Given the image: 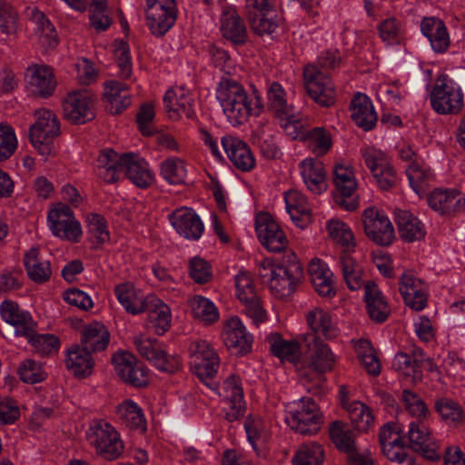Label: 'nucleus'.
<instances>
[{
  "mask_svg": "<svg viewBox=\"0 0 465 465\" xmlns=\"http://www.w3.org/2000/svg\"><path fill=\"white\" fill-rule=\"evenodd\" d=\"M300 167L303 182L310 191L319 194L326 190V172L322 162L309 158L303 160Z\"/></svg>",
  "mask_w": 465,
  "mask_h": 465,
  "instance_id": "f704fd0d",
  "label": "nucleus"
},
{
  "mask_svg": "<svg viewBox=\"0 0 465 465\" xmlns=\"http://www.w3.org/2000/svg\"><path fill=\"white\" fill-rule=\"evenodd\" d=\"M301 339L303 349L311 354L309 370L301 372L300 377L304 381L320 384L324 381L323 374L333 369L336 357L330 347L315 334H302Z\"/></svg>",
  "mask_w": 465,
  "mask_h": 465,
  "instance_id": "20e7f679",
  "label": "nucleus"
},
{
  "mask_svg": "<svg viewBox=\"0 0 465 465\" xmlns=\"http://www.w3.org/2000/svg\"><path fill=\"white\" fill-rule=\"evenodd\" d=\"M255 230L261 243L271 252L283 251L287 239L278 223L268 213H260L256 217Z\"/></svg>",
  "mask_w": 465,
  "mask_h": 465,
  "instance_id": "2eb2a0df",
  "label": "nucleus"
},
{
  "mask_svg": "<svg viewBox=\"0 0 465 465\" xmlns=\"http://www.w3.org/2000/svg\"><path fill=\"white\" fill-rule=\"evenodd\" d=\"M163 104L168 117L173 120L182 116L194 119L196 116L194 99L182 86L169 89L164 94Z\"/></svg>",
  "mask_w": 465,
  "mask_h": 465,
  "instance_id": "f3484780",
  "label": "nucleus"
},
{
  "mask_svg": "<svg viewBox=\"0 0 465 465\" xmlns=\"http://www.w3.org/2000/svg\"><path fill=\"white\" fill-rule=\"evenodd\" d=\"M432 108L440 114H459L463 107V94L447 76H440L430 94Z\"/></svg>",
  "mask_w": 465,
  "mask_h": 465,
  "instance_id": "423d86ee",
  "label": "nucleus"
},
{
  "mask_svg": "<svg viewBox=\"0 0 465 465\" xmlns=\"http://www.w3.org/2000/svg\"><path fill=\"white\" fill-rule=\"evenodd\" d=\"M340 267L347 287L351 291L361 289L363 284V269L350 253L342 251L340 257Z\"/></svg>",
  "mask_w": 465,
  "mask_h": 465,
  "instance_id": "ea45409f",
  "label": "nucleus"
},
{
  "mask_svg": "<svg viewBox=\"0 0 465 465\" xmlns=\"http://www.w3.org/2000/svg\"><path fill=\"white\" fill-rule=\"evenodd\" d=\"M20 379L26 383L34 384L44 381L46 373L38 362L33 360H25L19 366Z\"/></svg>",
  "mask_w": 465,
  "mask_h": 465,
  "instance_id": "0e129e2a",
  "label": "nucleus"
},
{
  "mask_svg": "<svg viewBox=\"0 0 465 465\" xmlns=\"http://www.w3.org/2000/svg\"><path fill=\"white\" fill-rule=\"evenodd\" d=\"M169 220L177 232L189 240H198L203 232V223L191 209H177L169 215Z\"/></svg>",
  "mask_w": 465,
  "mask_h": 465,
  "instance_id": "412c9836",
  "label": "nucleus"
},
{
  "mask_svg": "<svg viewBox=\"0 0 465 465\" xmlns=\"http://www.w3.org/2000/svg\"><path fill=\"white\" fill-rule=\"evenodd\" d=\"M279 119L282 121L281 125L287 135L294 140L305 141L310 129L303 123L300 114H296L292 110Z\"/></svg>",
  "mask_w": 465,
  "mask_h": 465,
  "instance_id": "5fc2aeb1",
  "label": "nucleus"
},
{
  "mask_svg": "<svg viewBox=\"0 0 465 465\" xmlns=\"http://www.w3.org/2000/svg\"><path fill=\"white\" fill-rule=\"evenodd\" d=\"M268 109L277 117L284 116L293 110L287 103L285 92L282 85L273 82L268 89Z\"/></svg>",
  "mask_w": 465,
  "mask_h": 465,
  "instance_id": "09e8293b",
  "label": "nucleus"
},
{
  "mask_svg": "<svg viewBox=\"0 0 465 465\" xmlns=\"http://www.w3.org/2000/svg\"><path fill=\"white\" fill-rule=\"evenodd\" d=\"M193 317L204 324H212L219 320V312L209 299L196 295L189 301Z\"/></svg>",
  "mask_w": 465,
  "mask_h": 465,
  "instance_id": "49530a36",
  "label": "nucleus"
},
{
  "mask_svg": "<svg viewBox=\"0 0 465 465\" xmlns=\"http://www.w3.org/2000/svg\"><path fill=\"white\" fill-rule=\"evenodd\" d=\"M104 102L106 110L112 114H120L131 104V96L127 86L117 81L105 84Z\"/></svg>",
  "mask_w": 465,
  "mask_h": 465,
  "instance_id": "2f4dec72",
  "label": "nucleus"
},
{
  "mask_svg": "<svg viewBox=\"0 0 465 465\" xmlns=\"http://www.w3.org/2000/svg\"><path fill=\"white\" fill-rule=\"evenodd\" d=\"M117 415L130 430H146V421L142 409L133 401H124L117 408Z\"/></svg>",
  "mask_w": 465,
  "mask_h": 465,
  "instance_id": "a18cd8bd",
  "label": "nucleus"
},
{
  "mask_svg": "<svg viewBox=\"0 0 465 465\" xmlns=\"http://www.w3.org/2000/svg\"><path fill=\"white\" fill-rule=\"evenodd\" d=\"M273 11L264 14L251 15L249 23L252 30L259 35H270L277 28V23L273 20Z\"/></svg>",
  "mask_w": 465,
  "mask_h": 465,
  "instance_id": "69168bd1",
  "label": "nucleus"
},
{
  "mask_svg": "<svg viewBox=\"0 0 465 465\" xmlns=\"http://www.w3.org/2000/svg\"><path fill=\"white\" fill-rule=\"evenodd\" d=\"M301 279H293L292 274L276 276L272 280L270 289L277 298H285L294 292L297 283Z\"/></svg>",
  "mask_w": 465,
  "mask_h": 465,
  "instance_id": "e2e57ef3",
  "label": "nucleus"
},
{
  "mask_svg": "<svg viewBox=\"0 0 465 465\" xmlns=\"http://www.w3.org/2000/svg\"><path fill=\"white\" fill-rule=\"evenodd\" d=\"M134 342L141 356L153 361L160 371L173 373L180 368L179 359L163 351L157 340L139 336Z\"/></svg>",
  "mask_w": 465,
  "mask_h": 465,
  "instance_id": "ddd939ff",
  "label": "nucleus"
},
{
  "mask_svg": "<svg viewBox=\"0 0 465 465\" xmlns=\"http://www.w3.org/2000/svg\"><path fill=\"white\" fill-rule=\"evenodd\" d=\"M221 31L223 37L234 45H242L246 42L247 32L242 19L235 11L223 13L221 19Z\"/></svg>",
  "mask_w": 465,
  "mask_h": 465,
  "instance_id": "4c0bfd02",
  "label": "nucleus"
},
{
  "mask_svg": "<svg viewBox=\"0 0 465 465\" xmlns=\"http://www.w3.org/2000/svg\"><path fill=\"white\" fill-rule=\"evenodd\" d=\"M400 292L404 302L415 311H421L427 305V293L420 280L405 272L400 278Z\"/></svg>",
  "mask_w": 465,
  "mask_h": 465,
  "instance_id": "393cba45",
  "label": "nucleus"
},
{
  "mask_svg": "<svg viewBox=\"0 0 465 465\" xmlns=\"http://www.w3.org/2000/svg\"><path fill=\"white\" fill-rule=\"evenodd\" d=\"M48 223L54 235L72 242H78L82 235L80 223L75 219L73 210L59 203L48 213Z\"/></svg>",
  "mask_w": 465,
  "mask_h": 465,
  "instance_id": "9d476101",
  "label": "nucleus"
},
{
  "mask_svg": "<svg viewBox=\"0 0 465 465\" xmlns=\"http://www.w3.org/2000/svg\"><path fill=\"white\" fill-rule=\"evenodd\" d=\"M223 396L228 408H225V419L232 422L244 414L243 393L235 376L227 378L222 387Z\"/></svg>",
  "mask_w": 465,
  "mask_h": 465,
  "instance_id": "5701e85b",
  "label": "nucleus"
},
{
  "mask_svg": "<svg viewBox=\"0 0 465 465\" xmlns=\"http://www.w3.org/2000/svg\"><path fill=\"white\" fill-rule=\"evenodd\" d=\"M351 423L360 431H366L374 422L370 408L360 401H354L347 407Z\"/></svg>",
  "mask_w": 465,
  "mask_h": 465,
  "instance_id": "603ef678",
  "label": "nucleus"
},
{
  "mask_svg": "<svg viewBox=\"0 0 465 465\" xmlns=\"http://www.w3.org/2000/svg\"><path fill=\"white\" fill-rule=\"evenodd\" d=\"M64 117L71 124H83L95 117L94 97L87 90L69 93L63 101Z\"/></svg>",
  "mask_w": 465,
  "mask_h": 465,
  "instance_id": "9b49d317",
  "label": "nucleus"
},
{
  "mask_svg": "<svg viewBox=\"0 0 465 465\" xmlns=\"http://www.w3.org/2000/svg\"><path fill=\"white\" fill-rule=\"evenodd\" d=\"M86 438L96 452L107 460H115L123 453L124 445L117 431L104 420L93 421Z\"/></svg>",
  "mask_w": 465,
  "mask_h": 465,
  "instance_id": "39448f33",
  "label": "nucleus"
},
{
  "mask_svg": "<svg viewBox=\"0 0 465 465\" xmlns=\"http://www.w3.org/2000/svg\"><path fill=\"white\" fill-rule=\"evenodd\" d=\"M92 13L90 22L92 26L97 31H104L109 28L112 19L104 14L106 9V0H92L90 3Z\"/></svg>",
  "mask_w": 465,
  "mask_h": 465,
  "instance_id": "338daca9",
  "label": "nucleus"
},
{
  "mask_svg": "<svg viewBox=\"0 0 465 465\" xmlns=\"http://www.w3.org/2000/svg\"><path fill=\"white\" fill-rule=\"evenodd\" d=\"M0 315L5 322L15 327L17 336L27 338L35 331L36 322L29 312L21 310L15 302H3L0 305Z\"/></svg>",
  "mask_w": 465,
  "mask_h": 465,
  "instance_id": "6ab92c4d",
  "label": "nucleus"
},
{
  "mask_svg": "<svg viewBox=\"0 0 465 465\" xmlns=\"http://www.w3.org/2000/svg\"><path fill=\"white\" fill-rule=\"evenodd\" d=\"M114 294L126 312L132 314L142 313L149 310V302H153L154 300L153 298H144L131 282L117 284L114 287Z\"/></svg>",
  "mask_w": 465,
  "mask_h": 465,
  "instance_id": "bb28decb",
  "label": "nucleus"
},
{
  "mask_svg": "<svg viewBox=\"0 0 465 465\" xmlns=\"http://www.w3.org/2000/svg\"><path fill=\"white\" fill-rule=\"evenodd\" d=\"M285 420L292 430L302 435L317 433L323 422L318 405L311 398L303 399L295 411H290Z\"/></svg>",
  "mask_w": 465,
  "mask_h": 465,
  "instance_id": "6e6552de",
  "label": "nucleus"
},
{
  "mask_svg": "<svg viewBox=\"0 0 465 465\" xmlns=\"http://www.w3.org/2000/svg\"><path fill=\"white\" fill-rule=\"evenodd\" d=\"M163 179L172 184H181L185 182L186 170L184 163L178 158H169L161 166Z\"/></svg>",
  "mask_w": 465,
  "mask_h": 465,
  "instance_id": "13d9d810",
  "label": "nucleus"
},
{
  "mask_svg": "<svg viewBox=\"0 0 465 465\" xmlns=\"http://www.w3.org/2000/svg\"><path fill=\"white\" fill-rule=\"evenodd\" d=\"M324 460V451L322 447L311 442L303 444L297 450L292 459L293 465H322Z\"/></svg>",
  "mask_w": 465,
  "mask_h": 465,
  "instance_id": "3c124183",
  "label": "nucleus"
},
{
  "mask_svg": "<svg viewBox=\"0 0 465 465\" xmlns=\"http://www.w3.org/2000/svg\"><path fill=\"white\" fill-rule=\"evenodd\" d=\"M268 341L273 355L292 363L298 362L303 348L301 335L295 341H285L279 333H272L268 337Z\"/></svg>",
  "mask_w": 465,
  "mask_h": 465,
  "instance_id": "e433bc0d",
  "label": "nucleus"
},
{
  "mask_svg": "<svg viewBox=\"0 0 465 465\" xmlns=\"http://www.w3.org/2000/svg\"><path fill=\"white\" fill-rule=\"evenodd\" d=\"M306 91L310 97L323 107H331L336 102V90L331 79L315 64H308L303 70Z\"/></svg>",
  "mask_w": 465,
  "mask_h": 465,
  "instance_id": "0eeeda50",
  "label": "nucleus"
},
{
  "mask_svg": "<svg viewBox=\"0 0 465 465\" xmlns=\"http://www.w3.org/2000/svg\"><path fill=\"white\" fill-rule=\"evenodd\" d=\"M286 209L292 221L299 226L300 223H308L311 219V211L306 198L298 191H289L284 196Z\"/></svg>",
  "mask_w": 465,
  "mask_h": 465,
  "instance_id": "37998d69",
  "label": "nucleus"
},
{
  "mask_svg": "<svg viewBox=\"0 0 465 465\" xmlns=\"http://www.w3.org/2000/svg\"><path fill=\"white\" fill-rule=\"evenodd\" d=\"M364 301L371 321L381 323L388 319L391 307L375 282H368L364 285Z\"/></svg>",
  "mask_w": 465,
  "mask_h": 465,
  "instance_id": "a878e982",
  "label": "nucleus"
},
{
  "mask_svg": "<svg viewBox=\"0 0 465 465\" xmlns=\"http://www.w3.org/2000/svg\"><path fill=\"white\" fill-rule=\"evenodd\" d=\"M333 182L339 195L335 196V202L347 211H353L357 203L351 196L357 188L356 180L352 169L349 166L336 165L333 170Z\"/></svg>",
  "mask_w": 465,
  "mask_h": 465,
  "instance_id": "a211bd4d",
  "label": "nucleus"
},
{
  "mask_svg": "<svg viewBox=\"0 0 465 465\" xmlns=\"http://www.w3.org/2000/svg\"><path fill=\"white\" fill-rule=\"evenodd\" d=\"M305 141L309 142V146L316 156L326 154L332 145L330 133L322 127L310 129Z\"/></svg>",
  "mask_w": 465,
  "mask_h": 465,
  "instance_id": "864d4df0",
  "label": "nucleus"
},
{
  "mask_svg": "<svg viewBox=\"0 0 465 465\" xmlns=\"http://www.w3.org/2000/svg\"><path fill=\"white\" fill-rule=\"evenodd\" d=\"M222 145L232 163L239 170L247 172L255 166V159L250 147L243 141L227 135L222 138Z\"/></svg>",
  "mask_w": 465,
  "mask_h": 465,
  "instance_id": "4be33fe9",
  "label": "nucleus"
},
{
  "mask_svg": "<svg viewBox=\"0 0 465 465\" xmlns=\"http://www.w3.org/2000/svg\"><path fill=\"white\" fill-rule=\"evenodd\" d=\"M406 173L412 189L417 193H423L425 186L430 179V173L424 170L418 163H410L407 167Z\"/></svg>",
  "mask_w": 465,
  "mask_h": 465,
  "instance_id": "774afa93",
  "label": "nucleus"
},
{
  "mask_svg": "<svg viewBox=\"0 0 465 465\" xmlns=\"http://www.w3.org/2000/svg\"><path fill=\"white\" fill-rule=\"evenodd\" d=\"M351 119L357 126L364 131L371 130L377 123V114L370 98L358 93L351 102Z\"/></svg>",
  "mask_w": 465,
  "mask_h": 465,
  "instance_id": "cd10ccee",
  "label": "nucleus"
},
{
  "mask_svg": "<svg viewBox=\"0 0 465 465\" xmlns=\"http://www.w3.org/2000/svg\"><path fill=\"white\" fill-rule=\"evenodd\" d=\"M24 265L30 280L36 283L47 282L52 275L49 262L39 258V250L31 248L24 257Z\"/></svg>",
  "mask_w": 465,
  "mask_h": 465,
  "instance_id": "58836bf2",
  "label": "nucleus"
},
{
  "mask_svg": "<svg viewBox=\"0 0 465 465\" xmlns=\"http://www.w3.org/2000/svg\"><path fill=\"white\" fill-rule=\"evenodd\" d=\"M125 170V174L136 186L146 188L153 181V175L148 168V163L134 153L119 155L113 149L101 151L96 160L98 176L107 183H114L119 180L120 173Z\"/></svg>",
  "mask_w": 465,
  "mask_h": 465,
  "instance_id": "f257e3e1",
  "label": "nucleus"
},
{
  "mask_svg": "<svg viewBox=\"0 0 465 465\" xmlns=\"http://www.w3.org/2000/svg\"><path fill=\"white\" fill-rule=\"evenodd\" d=\"M154 309L150 313V320L155 333L163 335L170 327V309L167 305L156 300Z\"/></svg>",
  "mask_w": 465,
  "mask_h": 465,
  "instance_id": "052dcab7",
  "label": "nucleus"
},
{
  "mask_svg": "<svg viewBox=\"0 0 465 465\" xmlns=\"http://www.w3.org/2000/svg\"><path fill=\"white\" fill-rule=\"evenodd\" d=\"M394 221L399 235L404 242H413L425 237L426 231L423 223L411 212L406 210L395 211Z\"/></svg>",
  "mask_w": 465,
  "mask_h": 465,
  "instance_id": "c85d7f7f",
  "label": "nucleus"
},
{
  "mask_svg": "<svg viewBox=\"0 0 465 465\" xmlns=\"http://www.w3.org/2000/svg\"><path fill=\"white\" fill-rule=\"evenodd\" d=\"M18 29V14L5 0H0V30L3 34L12 35Z\"/></svg>",
  "mask_w": 465,
  "mask_h": 465,
  "instance_id": "680f3d73",
  "label": "nucleus"
},
{
  "mask_svg": "<svg viewBox=\"0 0 465 465\" xmlns=\"http://www.w3.org/2000/svg\"><path fill=\"white\" fill-rule=\"evenodd\" d=\"M361 221L366 236L377 245L388 246L395 239L390 219L376 207L366 208L362 213Z\"/></svg>",
  "mask_w": 465,
  "mask_h": 465,
  "instance_id": "1a4fd4ad",
  "label": "nucleus"
},
{
  "mask_svg": "<svg viewBox=\"0 0 465 465\" xmlns=\"http://www.w3.org/2000/svg\"><path fill=\"white\" fill-rule=\"evenodd\" d=\"M244 428L248 440L257 454L261 455L262 449L266 441V430L263 420L260 417L250 415L245 420Z\"/></svg>",
  "mask_w": 465,
  "mask_h": 465,
  "instance_id": "de8ad7c7",
  "label": "nucleus"
},
{
  "mask_svg": "<svg viewBox=\"0 0 465 465\" xmlns=\"http://www.w3.org/2000/svg\"><path fill=\"white\" fill-rule=\"evenodd\" d=\"M35 122L29 128V139L34 148L45 157L54 155V140L61 134L60 121L49 109L41 108L35 112Z\"/></svg>",
  "mask_w": 465,
  "mask_h": 465,
  "instance_id": "7ed1b4c3",
  "label": "nucleus"
},
{
  "mask_svg": "<svg viewBox=\"0 0 465 465\" xmlns=\"http://www.w3.org/2000/svg\"><path fill=\"white\" fill-rule=\"evenodd\" d=\"M308 326L311 332L306 334H315L322 340H331L338 335V329L332 322L331 316L321 308L315 307L311 310L306 315Z\"/></svg>",
  "mask_w": 465,
  "mask_h": 465,
  "instance_id": "72a5a7b5",
  "label": "nucleus"
},
{
  "mask_svg": "<svg viewBox=\"0 0 465 465\" xmlns=\"http://www.w3.org/2000/svg\"><path fill=\"white\" fill-rule=\"evenodd\" d=\"M112 363L117 376L126 384L137 388L147 385V371L132 353L118 351L112 356Z\"/></svg>",
  "mask_w": 465,
  "mask_h": 465,
  "instance_id": "f8f14e48",
  "label": "nucleus"
},
{
  "mask_svg": "<svg viewBox=\"0 0 465 465\" xmlns=\"http://www.w3.org/2000/svg\"><path fill=\"white\" fill-rule=\"evenodd\" d=\"M216 97L228 121L233 125L243 124L252 114V103L244 87L229 76L222 77L216 88Z\"/></svg>",
  "mask_w": 465,
  "mask_h": 465,
  "instance_id": "f03ea898",
  "label": "nucleus"
},
{
  "mask_svg": "<svg viewBox=\"0 0 465 465\" xmlns=\"http://www.w3.org/2000/svg\"><path fill=\"white\" fill-rule=\"evenodd\" d=\"M34 350L41 355H49L58 351L59 339L53 334H37L36 331L27 338Z\"/></svg>",
  "mask_w": 465,
  "mask_h": 465,
  "instance_id": "bf43d9fd",
  "label": "nucleus"
},
{
  "mask_svg": "<svg viewBox=\"0 0 465 465\" xmlns=\"http://www.w3.org/2000/svg\"><path fill=\"white\" fill-rule=\"evenodd\" d=\"M308 273L311 282L319 295L331 298L336 294V290L331 279L332 272L322 264L320 259H313L308 265Z\"/></svg>",
  "mask_w": 465,
  "mask_h": 465,
  "instance_id": "473e14b6",
  "label": "nucleus"
},
{
  "mask_svg": "<svg viewBox=\"0 0 465 465\" xmlns=\"http://www.w3.org/2000/svg\"><path fill=\"white\" fill-rule=\"evenodd\" d=\"M25 79L31 93L43 99L51 97L56 88L53 69L45 64H32L25 73Z\"/></svg>",
  "mask_w": 465,
  "mask_h": 465,
  "instance_id": "4468645a",
  "label": "nucleus"
},
{
  "mask_svg": "<svg viewBox=\"0 0 465 465\" xmlns=\"http://www.w3.org/2000/svg\"><path fill=\"white\" fill-rule=\"evenodd\" d=\"M224 345L234 354L245 355L251 351L252 336L237 317L231 318L223 331Z\"/></svg>",
  "mask_w": 465,
  "mask_h": 465,
  "instance_id": "aec40b11",
  "label": "nucleus"
},
{
  "mask_svg": "<svg viewBox=\"0 0 465 465\" xmlns=\"http://www.w3.org/2000/svg\"><path fill=\"white\" fill-rule=\"evenodd\" d=\"M424 354L420 350L414 351L412 355L400 352L393 358L392 368L402 372L405 376H411L413 379L420 378Z\"/></svg>",
  "mask_w": 465,
  "mask_h": 465,
  "instance_id": "c03bdc74",
  "label": "nucleus"
},
{
  "mask_svg": "<svg viewBox=\"0 0 465 465\" xmlns=\"http://www.w3.org/2000/svg\"><path fill=\"white\" fill-rule=\"evenodd\" d=\"M330 437L336 448L345 454L355 447L354 435L352 431L342 428V422L334 421L331 423L330 430Z\"/></svg>",
  "mask_w": 465,
  "mask_h": 465,
  "instance_id": "4d7b16f0",
  "label": "nucleus"
},
{
  "mask_svg": "<svg viewBox=\"0 0 465 465\" xmlns=\"http://www.w3.org/2000/svg\"><path fill=\"white\" fill-rule=\"evenodd\" d=\"M427 201L431 209L443 215L465 210V201L456 190L434 189Z\"/></svg>",
  "mask_w": 465,
  "mask_h": 465,
  "instance_id": "b1692460",
  "label": "nucleus"
},
{
  "mask_svg": "<svg viewBox=\"0 0 465 465\" xmlns=\"http://www.w3.org/2000/svg\"><path fill=\"white\" fill-rule=\"evenodd\" d=\"M80 341V345L92 353L104 351L108 347L110 332L104 324L94 322L84 326Z\"/></svg>",
  "mask_w": 465,
  "mask_h": 465,
  "instance_id": "7c9ffc66",
  "label": "nucleus"
},
{
  "mask_svg": "<svg viewBox=\"0 0 465 465\" xmlns=\"http://www.w3.org/2000/svg\"><path fill=\"white\" fill-rule=\"evenodd\" d=\"M355 349L365 371L371 375H379L381 372V363L371 342L367 340H360Z\"/></svg>",
  "mask_w": 465,
  "mask_h": 465,
  "instance_id": "8fccbe9b",
  "label": "nucleus"
},
{
  "mask_svg": "<svg viewBox=\"0 0 465 465\" xmlns=\"http://www.w3.org/2000/svg\"><path fill=\"white\" fill-rule=\"evenodd\" d=\"M327 230L330 237L342 247H345V251H351V249L355 247L353 234L350 227L343 222L340 220H331L328 223Z\"/></svg>",
  "mask_w": 465,
  "mask_h": 465,
  "instance_id": "6e6d98bb",
  "label": "nucleus"
},
{
  "mask_svg": "<svg viewBox=\"0 0 465 465\" xmlns=\"http://www.w3.org/2000/svg\"><path fill=\"white\" fill-rule=\"evenodd\" d=\"M420 30L430 43L436 53H444L450 46V36L444 23L434 17H425L420 24Z\"/></svg>",
  "mask_w": 465,
  "mask_h": 465,
  "instance_id": "c756f323",
  "label": "nucleus"
},
{
  "mask_svg": "<svg viewBox=\"0 0 465 465\" xmlns=\"http://www.w3.org/2000/svg\"><path fill=\"white\" fill-rule=\"evenodd\" d=\"M65 363L68 370L82 378L90 375L94 366L92 352L80 344L73 345L67 351Z\"/></svg>",
  "mask_w": 465,
  "mask_h": 465,
  "instance_id": "c9c22d12",
  "label": "nucleus"
},
{
  "mask_svg": "<svg viewBox=\"0 0 465 465\" xmlns=\"http://www.w3.org/2000/svg\"><path fill=\"white\" fill-rule=\"evenodd\" d=\"M146 20L147 25L151 33L157 36L163 35L174 25L177 18V8L170 9H158V11H147Z\"/></svg>",
  "mask_w": 465,
  "mask_h": 465,
  "instance_id": "79ce46f5",
  "label": "nucleus"
},
{
  "mask_svg": "<svg viewBox=\"0 0 465 465\" xmlns=\"http://www.w3.org/2000/svg\"><path fill=\"white\" fill-rule=\"evenodd\" d=\"M408 438L411 448L417 452L428 453L435 450L430 431L420 419L410 423Z\"/></svg>",
  "mask_w": 465,
  "mask_h": 465,
  "instance_id": "a19ab883",
  "label": "nucleus"
},
{
  "mask_svg": "<svg viewBox=\"0 0 465 465\" xmlns=\"http://www.w3.org/2000/svg\"><path fill=\"white\" fill-rule=\"evenodd\" d=\"M362 157L380 188L382 190L391 188L395 182V172L385 154L381 151L369 147L362 151Z\"/></svg>",
  "mask_w": 465,
  "mask_h": 465,
  "instance_id": "dca6fc26",
  "label": "nucleus"
}]
</instances>
